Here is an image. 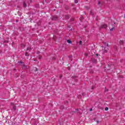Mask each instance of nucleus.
Segmentation results:
<instances>
[{"label":"nucleus","instance_id":"nucleus-1","mask_svg":"<svg viewBox=\"0 0 125 125\" xmlns=\"http://www.w3.org/2000/svg\"><path fill=\"white\" fill-rule=\"evenodd\" d=\"M103 43L104 45V47H103V48H104V53H106V52L108 51V50H107V47H109V44L107 42H104Z\"/></svg>","mask_w":125,"mask_h":125},{"label":"nucleus","instance_id":"nucleus-2","mask_svg":"<svg viewBox=\"0 0 125 125\" xmlns=\"http://www.w3.org/2000/svg\"><path fill=\"white\" fill-rule=\"evenodd\" d=\"M107 27H108V25H107V24H102L101 25V26L100 27V30H101V29H106Z\"/></svg>","mask_w":125,"mask_h":125},{"label":"nucleus","instance_id":"nucleus-3","mask_svg":"<svg viewBox=\"0 0 125 125\" xmlns=\"http://www.w3.org/2000/svg\"><path fill=\"white\" fill-rule=\"evenodd\" d=\"M52 20L53 21H57V20H58V17L57 16H53L52 18Z\"/></svg>","mask_w":125,"mask_h":125},{"label":"nucleus","instance_id":"nucleus-4","mask_svg":"<svg viewBox=\"0 0 125 125\" xmlns=\"http://www.w3.org/2000/svg\"><path fill=\"white\" fill-rule=\"evenodd\" d=\"M11 105L13 106V110H14V111H16V106H15L14 103H11Z\"/></svg>","mask_w":125,"mask_h":125},{"label":"nucleus","instance_id":"nucleus-5","mask_svg":"<svg viewBox=\"0 0 125 125\" xmlns=\"http://www.w3.org/2000/svg\"><path fill=\"white\" fill-rule=\"evenodd\" d=\"M21 66L23 69H27V66H26V65H25L24 63L21 64Z\"/></svg>","mask_w":125,"mask_h":125},{"label":"nucleus","instance_id":"nucleus-6","mask_svg":"<svg viewBox=\"0 0 125 125\" xmlns=\"http://www.w3.org/2000/svg\"><path fill=\"white\" fill-rule=\"evenodd\" d=\"M119 43L120 44H121V45H123V44H124V41L120 40L119 42Z\"/></svg>","mask_w":125,"mask_h":125},{"label":"nucleus","instance_id":"nucleus-7","mask_svg":"<svg viewBox=\"0 0 125 125\" xmlns=\"http://www.w3.org/2000/svg\"><path fill=\"white\" fill-rule=\"evenodd\" d=\"M23 7H27V4L25 2H23Z\"/></svg>","mask_w":125,"mask_h":125},{"label":"nucleus","instance_id":"nucleus-8","mask_svg":"<svg viewBox=\"0 0 125 125\" xmlns=\"http://www.w3.org/2000/svg\"><path fill=\"white\" fill-rule=\"evenodd\" d=\"M32 50V48H31V47H28L26 49V51H30V50Z\"/></svg>","mask_w":125,"mask_h":125},{"label":"nucleus","instance_id":"nucleus-9","mask_svg":"<svg viewBox=\"0 0 125 125\" xmlns=\"http://www.w3.org/2000/svg\"><path fill=\"white\" fill-rule=\"evenodd\" d=\"M69 18H70V16H69V15H66L65 19H69Z\"/></svg>","mask_w":125,"mask_h":125},{"label":"nucleus","instance_id":"nucleus-10","mask_svg":"<svg viewBox=\"0 0 125 125\" xmlns=\"http://www.w3.org/2000/svg\"><path fill=\"white\" fill-rule=\"evenodd\" d=\"M67 42H68V43H72V41L70 40H67Z\"/></svg>","mask_w":125,"mask_h":125},{"label":"nucleus","instance_id":"nucleus-11","mask_svg":"<svg viewBox=\"0 0 125 125\" xmlns=\"http://www.w3.org/2000/svg\"><path fill=\"white\" fill-rule=\"evenodd\" d=\"M28 52H29V51H26L25 52V56H29V54L28 53Z\"/></svg>","mask_w":125,"mask_h":125},{"label":"nucleus","instance_id":"nucleus-12","mask_svg":"<svg viewBox=\"0 0 125 125\" xmlns=\"http://www.w3.org/2000/svg\"><path fill=\"white\" fill-rule=\"evenodd\" d=\"M107 91H109V89L106 88V87H105V90H104V92H107Z\"/></svg>","mask_w":125,"mask_h":125},{"label":"nucleus","instance_id":"nucleus-13","mask_svg":"<svg viewBox=\"0 0 125 125\" xmlns=\"http://www.w3.org/2000/svg\"><path fill=\"white\" fill-rule=\"evenodd\" d=\"M109 110V108L108 107H106L104 109L105 111H108Z\"/></svg>","mask_w":125,"mask_h":125},{"label":"nucleus","instance_id":"nucleus-14","mask_svg":"<svg viewBox=\"0 0 125 125\" xmlns=\"http://www.w3.org/2000/svg\"><path fill=\"white\" fill-rule=\"evenodd\" d=\"M18 63H19V64H21V65H22V64H23V63L22 62V61L18 62Z\"/></svg>","mask_w":125,"mask_h":125},{"label":"nucleus","instance_id":"nucleus-15","mask_svg":"<svg viewBox=\"0 0 125 125\" xmlns=\"http://www.w3.org/2000/svg\"><path fill=\"white\" fill-rule=\"evenodd\" d=\"M34 71H35V72H37L38 71V68L35 67L34 68Z\"/></svg>","mask_w":125,"mask_h":125},{"label":"nucleus","instance_id":"nucleus-16","mask_svg":"<svg viewBox=\"0 0 125 125\" xmlns=\"http://www.w3.org/2000/svg\"><path fill=\"white\" fill-rule=\"evenodd\" d=\"M74 2L75 3H78L79 2V1L78 0H75Z\"/></svg>","mask_w":125,"mask_h":125},{"label":"nucleus","instance_id":"nucleus-17","mask_svg":"<svg viewBox=\"0 0 125 125\" xmlns=\"http://www.w3.org/2000/svg\"><path fill=\"white\" fill-rule=\"evenodd\" d=\"M90 14H91V15L93 16V12H92V11H90Z\"/></svg>","mask_w":125,"mask_h":125},{"label":"nucleus","instance_id":"nucleus-18","mask_svg":"<svg viewBox=\"0 0 125 125\" xmlns=\"http://www.w3.org/2000/svg\"><path fill=\"white\" fill-rule=\"evenodd\" d=\"M21 47H25V44H21Z\"/></svg>","mask_w":125,"mask_h":125},{"label":"nucleus","instance_id":"nucleus-19","mask_svg":"<svg viewBox=\"0 0 125 125\" xmlns=\"http://www.w3.org/2000/svg\"><path fill=\"white\" fill-rule=\"evenodd\" d=\"M3 42L7 43L8 42V41H7V40H5V41Z\"/></svg>","mask_w":125,"mask_h":125},{"label":"nucleus","instance_id":"nucleus-20","mask_svg":"<svg viewBox=\"0 0 125 125\" xmlns=\"http://www.w3.org/2000/svg\"><path fill=\"white\" fill-rule=\"evenodd\" d=\"M113 30H115V27H112L110 29V31H113Z\"/></svg>","mask_w":125,"mask_h":125},{"label":"nucleus","instance_id":"nucleus-21","mask_svg":"<svg viewBox=\"0 0 125 125\" xmlns=\"http://www.w3.org/2000/svg\"><path fill=\"white\" fill-rule=\"evenodd\" d=\"M82 43H83V42L82 41H80L79 42V44L82 45Z\"/></svg>","mask_w":125,"mask_h":125},{"label":"nucleus","instance_id":"nucleus-22","mask_svg":"<svg viewBox=\"0 0 125 125\" xmlns=\"http://www.w3.org/2000/svg\"><path fill=\"white\" fill-rule=\"evenodd\" d=\"M72 57H73V56H68V58H69V59H71V58H72Z\"/></svg>","mask_w":125,"mask_h":125},{"label":"nucleus","instance_id":"nucleus-23","mask_svg":"<svg viewBox=\"0 0 125 125\" xmlns=\"http://www.w3.org/2000/svg\"><path fill=\"white\" fill-rule=\"evenodd\" d=\"M90 73L91 74H93V71L90 70Z\"/></svg>","mask_w":125,"mask_h":125},{"label":"nucleus","instance_id":"nucleus-24","mask_svg":"<svg viewBox=\"0 0 125 125\" xmlns=\"http://www.w3.org/2000/svg\"><path fill=\"white\" fill-rule=\"evenodd\" d=\"M95 88V86H93L92 87H91V89H94V88Z\"/></svg>","mask_w":125,"mask_h":125},{"label":"nucleus","instance_id":"nucleus-25","mask_svg":"<svg viewBox=\"0 0 125 125\" xmlns=\"http://www.w3.org/2000/svg\"><path fill=\"white\" fill-rule=\"evenodd\" d=\"M61 109H64V106H61Z\"/></svg>","mask_w":125,"mask_h":125},{"label":"nucleus","instance_id":"nucleus-26","mask_svg":"<svg viewBox=\"0 0 125 125\" xmlns=\"http://www.w3.org/2000/svg\"><path fill=\"white\" fill-rule=\"evenodd\" d=\"M98 56V54H96V55H95V57H97Z\"/></svg>","mask_w":125,"mask_h":125},{"label":"nucleus","instance_id":"nucleus-27","mask_svg":"<svg viewBox=\"0 0 125 125\" xmlns=\"http://www.w3.org/2000/svg\"><path fill=\"white\" fill-rule=\"evenodd\" d=\"M60 79H62V75L60 76Z\"/></svg>","mask_w":125,"mask_h":125},{"label":"nucleus","instance_id":"nucleus-28","mask_svg":"<svg viewBox=\"0 0 125 125\" xmlns=\"http://www.w3.org/2000/svg\"><path fill=\"white\" fill-rule=\"evenodd\" d=\"M71 21H74V19H70Z\"/></svg>","mask_w":125,"mask_h":125},{"label":"nucleus","instance_id":"nucleus-29","mask_svg":"<svg viewBox=\"0 0 125 125\" xmlns=\"http://www.w3.org/2000/svg\"><path fill=\"white\" fill-rule=\"evenodd\" d=\"M89 111H92V108H90Z\"/></svg>","mask_w":125,"mask_h":125},{"label":"nucleus","instance_id":"nucleus-30","mask_svg":"<svg viewBox=\"0 0 125 125\" xmlns=\"http://www.w3.org/2000/svg\"><path fill=\"white\" fill-rule=\"evenodd\" d=\"M100 3H101V2L99 1L98 3V4H100Z\"/></svg>","mask_w":125,"mask_h":125},{"label":"nucleus","instance_id":"nucleus-31","mask_svg":"<svg viewBox=\"0 0 125 125\" xmlns=\"http://www.w3.org/2000/svg\"><path fill=\"white\" fill-rule=\"evenodd\" d=\"M85 56H86V57H87V54H85Z\"/></svg>","mask_w":125,"mask_h":125},{"label":"nucleus","instance_id":"nucleus-32","mask_svg":"<svg viewBox=\"0 0 125 125\" xmlns=\"http://www.w3.org/2000/svg\"><path fill=\"white\" fill-rule=\"evenodd\" d=\"M19 15L20 16H21V14H19Z\"/></svg>","mask_w":125,"mask_h":125},{"label":"nucleus","instance_id":"nucleus-33","mask_svg":"<svg viewBox=\"0 0 125 125\" xmlns=\"http://www.w3.org/2000/svg\"><path fill=\"white\" fill-rule=\"evenodd\" d=\"M76 111H79V109H76Z\"/></svg>","mask_w":125,"mask_h":125},{"label":"nucleus","instance_id":"nucleus-34","mask_svg":"<svg viewBox=\"0 0 125 125\" xmlns=\"http://www.w3.org/2000/svg\"><path fill=\"white\" fill-rule=\"evenodd\" d=\"M97 123H99V121H97Z\"/></svg>","mask_w":125,"mask_h":125},{"label":"nucleus","instance_id":"nucleus-35","mask_svg":"<svg viewBox=\"0 0 125 125\" xmlns=\"http://www.w3.org/2000/svg\"><path fill=\"white\" fill-rule=\"evenodd\" d=\"M30 2H32V0H30Z\"/></svg>","mask_w":125,"mask_h":125},{"label":"nucleus","instance_id":"nucleus-36","mask_svg":"<svg viewBox=\"0 0 125 125\" xmlns=\"http://www.w3.org/2000/svg\"><path fill=\"white\" fill-rule=\"evenodd\" d=\"M41 57H39V59H41Z\"/></svg>","mask_w":125,"mask_h":125},{"label":"nucleus","instance_id":"nucleus-37","mask_svg":"<svg viewBox=\"0 0 125 125\" xmlns=\"http://www.w3.org/2000/svg\"><path fill=\"white\" fill-rule=\"evenodd\" d=\"M16 22H18V21H16Z\"/></svg>","mask_w":125,"mask_h":125},{"label":"nucleus","instance_id":"nucleus-38","mask_svg":"<svg viewBox=\"0 0 125 125\" xmlns=\"http://www.w3.org/2000/svg\"><path fill=\"white\" fill-rule=\"evenodd\" d=\"M6 123H7V121H6Z\"/></svg>","mask_w":125,"mask_h":125},{"label":"nucleus","instance_id":"nucleus-39","mask_svg":"<svg viewBox=\"0 0 125 125\" xmlns=\"http://www.w3.org/2000/svg\"><path fill=\"white\" fill-rule=\"evenodd\" d=\"M79 20H81V18H80Z\"/></svg>","mask_w":125,"mask_h":125},{"label":"nucleus","instance_id":"nucleus-40","mask_svg":"<svg viewBox=\"0 0 125 125\" xmlns=\"http://www.w3.org/2000/svg\"><path fill=\"white\" fill-rule=\"evenodd\" d=\"M67 102V103H68V102Z\"/></svg>","mask_w":125,"mask_h":125}]
</instances>
